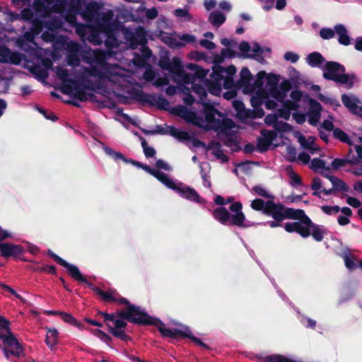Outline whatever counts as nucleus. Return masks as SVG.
I'll use <instances>...</instances> for the list:
<instances>
[{"label":"nucleus","instance_id":"nucleus-50","mask_svg":"<svg viewBox=\"0 0 362 362\" xmlns=\"http://www.w3.org/2000/svg\"><path fill=\"white\" fill-rule=\"evenodd\" d=\"M284 99L280 101V103H282ZM277 102H279V100H277L276 99L272 98V96H269L266 99H264V104L265 107L269 110H273L275 109L277 107Z\"/></svg>","mask_w":362,"mask_h":362},{"label":"nucleus","instance_id":"nucleus-56","mask_svg":"<svg viewBox=\"0 0 362 362\" xmlns=\"http://www.w3.org/2000/svg\"><path fill=\"white\" fill-rule=\"evenodd\" d=\"M348 162L347 159L335 158L332 160L331 166L333 169L337 170L345 166Z\"/></svg>","mask_w":362,"mask_h":362},{"label":"nucleus","instance_id":"nucleus-44","mask_svg":"<svg viewBox=\"0 0 362 362\" xmlns=\"http://www.w3.org/2000/svg\"><path fill=\"white\" fill-rule=\"evenodd\" d=\"M334 136L342 142L350 144V139L349 136L339 128H336L333 132Z\"/></svg>","mask_w":362,"mask_h":362},{"label":"nucleus","instance_id":"nucleus-2","mask_svg":"<svg viewBox=\"0 0 362 362\" xmlns=\"http://www.w3.org/2000/svg\"><path fill=\"white\" fill-rule=\"evenodd\" d=\"M88 284L96 294L101 296L105 301L118 302L120 304H126L127 305L125 310H121L117 313L119 317L139 325H154L158 327L163 337H168L171 339H175L178 336L186 337L192 339L201 346L208 348L207 345L202 342L200 339L195 337L192 334L189 327H183L182 329H168L162 321L151 317L141 308L131 305L126 298L119 297L116 291L110 290L105 292L98 287H93L91 284Z\"/></svg>","mask_w":362,"mask_h":362},{"label":"nucleus","instance_id":"nucleus-39","mask_svg":"<svg viewBox=\"0 0 362 362\" xmlns=\"http://www.w3.org/2000/svg\"><path fill=\"white\" fill-rule=\"evenodd\" d=\"M174 14L179 18H184L185 21H190L192 19V16L189 13V8H177L174 11Z\"/></svg>","mask_w":362,"mask_h":362},{"label":"nucleus","instance_id":"nucleus-7","mask_svg":"<svg viewBox=\"0 0 362 362\" xmlns=\"http://www.w3.org/2000/svg\"><path fill=\"white\" fill-rule=\"evenodd\" d=\"M242 204L240 202L232 204L229 209L230 213L225 207L219 206L211 211L215 220L225 226H235L240 228H248L252 226L246 220L242 211Z\"/></svg>","mask_w":362,"mask_h":362},{"label":"nucleus","instance_id":"nucleus-63","mask_svg":"<svg viewBox=\"0 0 362 362\" xmlns=\"http://www.w3.org/2000/svg\"><path fill=\"white\" fill-rule=\"evenodd\" d=\"M158 16V10L156 7H152L151 8H148L146 11V17L148 19H155Z\"/></svg>","mask_w":362,"mask_h":362},{"label":"nucleus","instance_id":"nucleus-43","mask_svg":"<svg viewBox=\"0 0 362 362\" xmlns=\"http://www.w3.org/2000/svg\"><path fill=\"white\" fill-rule=\"evenodd\" d=\"M109 327V331L111 334H112L115 337H119L124 341L127 340L129 337L124 333V331L122 329H115V327L112 325L107 324Z\"/></svg>","mask_w":362,"mask_h":362},{"label":"nucleus","instance_id":"nucleus-55","mask_svg":"<svg viewBox=\"0 0 362 362\" xmlns=\"http://www.w3.org/2000/svg\"><path fill=\"white\" fill-rule=\"evenodd\" d=\"M93 334L106 344L111 341V337L100 329H95Z\"/></svg>","mask_w":362,"mask_h":362},{"label":"nucleus","instance_id":"nucleus-45","mask_svg":"<svg viewBox=\"0 0 362 362\" xmlns=\"http://www.w3.org/2000/svg\"><path fill=\"white\" fill-rule=\"evenodd\" d=\"M141 146L144 150V153L146 158H152L156 154V151L153 147L148 146L146 141L141 138Z\"/></svg>","mask_w":362,"mask_h":362},{"label":"nucleus","instance_id":"nucleus-30","mask_svg":"<svg viewBox=\"0 0 362 362\" xmlns=\"http://www.w3.org/2000/svg\"><path fill=\"white\" fill-rule=\"evenodd\" d=\"M269 204H276L273 200H268L267 202H264L261 199H255L251 202V207L252 209L255 211H261L264 214H265L266 210L267 207H269Z\"/></svg>","mask_w":362,"mask_h":362},{"label":"nucleus","instance_id":"nucleus-61","mask_svg":"<svg viewBox=\"0 0 362 362\" xmlns=\"http://www.w3.org/2000/svg\"><path fill=\"white\" fill-rule=\"evenodd\" d=\"M284 59L286 61H290L292 63H296L299 59V56L298 54L293 52H286L284 54Z\"/></svg>","mask_w":362,"mask_h":362},{"label":"nucleus","instance_id":"nucleus-12","mask_svg":"<svg viewBox=\"0 0 362 362\" xmlns=\"http://www.w3.org/2000/svg\"><path fill=\"white\" fill-rule=\"evenodd\" d=\"M0 339L3 342V351L6 358H20L23 354L21 345L12 332L0 333Z\"/></svg>","mask_w":362,"mask_h":362},{"label":"nucleus","instance_id":"nucleus-32","mask_svg":"<svg viewBox=\"0 0 362 362\" xmlns=\"http://www.w3.org/2000/svg\"><path fill=\"white\" fill-rule=\"evenodd\" d=\"M340 211L343 214L337 217V222L340 226H346L350 223L349 217L352 216V211L349 207H342Z\"/></svg>","mask_w":362,"mask_h":362},{"label":"nucleus","instance_id":"nucleus-53","mask_svg":"<svg viewBox=\"0 0 362 362\" xmlns=\"http://www.w3.org/2000/svg\"><path fill=\"white\" fill-rule=\"evenodd\" d=\"M11 332L9 322L7 321L4 317L0 316V333H9Z\"/></svg>","mask_w":362,"mask_h":362},{"label":"nucleus","instance_id":"nucleus-38","mask_svg":"<svg viewBox=\"0 0 362 362\" xmlns=\"http://www.w3.org/2000/svg\"><path fill=\"white\" fill-rule=\"evenodd\" d=\"M251 192L255 193L259 196L271 199L270 200H273L274 197L262 185L255 186L252 189Z\"/></svg>","mask_w":362,"mask_h":362},{"label":"nucleus","instance_id":"nucleus-59","mask_svg":"<svg viewBox=\"0 0 362 362\" xmlns=\"http://www.w3.org/2000/svg\"><path fill=\"white\" fill-rule=\"evenodd\" d=\"M345 266L347 269L349 270H352L356 267V263L351 258L350 255L348 254H346L343 257Z\"/></svg>","mask_w":362,"mask_h":362},{"label":"nucleus","instance_id":"nucleus-11","mask_svg":"<svg viewBox=\"0 0 362 362\" xmlns=\"http://www.w3.org/2000/svg\"><path fill=\"white\" fill-rule=\"evenodd\" d=\"M158 65L162 69L168 71L173 81L177 83H189L194 79L192 74L185 72L178 57H173L171 60L166 57L162 58L159 60Z\"/></svg>","mask_w":362,"mask_h":362},{"label":"nucleus","instance_id":"nucleus-10","mask_svg":"<svg viewBox=\"0 0 362 362\" xmlns=\"http://www.w3.org/2000/svg\"><path fill=\"white\" fill-rule=\"evenodd\" d=\"M322 70L325 79L345 85L347 88H351L356 81L354 74H345L344 66L336 62H325Z\"/></svg>","mask_w":362,"mask_h":362},{"label":"nucleus","instance_id":"nucleus-40","mask_svg":"<svg viewBox=\"0 0 362 362\" xmlns=\"http://www.w3.org/2000/svg\"><path fill=\"white\" fill-rule=\"evenodd\" d=\"M320 37L323 40H330L334 37L335 30L334 28H322L319 32Z\"/></svg>","mask_w":362,"mask_h":362},{"label":"nucleus","instance_id":"nucleus-20","mask_svg":"<svg viewBox=\"0 0 362 362\" xmlns=\"http://www.w3.org/2000/svg\"><path fill=\"white\" fill-rule=\"evenodd\" d=\"M299 107V104L297 103L296 101H291L289 100H283L282 102V107L279 108L276 114L277 115V117L283 118L286 120H288L291 116V110H296Z\"/></svg>","mask_w":362,"mask_h":362},{"label":"nucleus","instance_id":"nucleus-22","mask_svg":"<svg viewBox=\"0 0 362 362\" xmlns=\"http://www.w3.org/2000/svg\"><path fill=\"white\" fill-rule=\"evenodd\" d=\"M0 62L18 64L21 57L18 53L12 52L9 49L3 47H0Z\"/></svg>","mask_w":362,"mask_h":362},{"label":"nucleus","instance_id":"nucleus-14","mask_svg":"<svg viewBox=\"0 0 362 362\" xmlns=\"http://www.w3.org/2000/svg\"><path fill=\"white\" fill-rule=\"evenodd\" d=\"M73 4H74L75 10L78 12V14L81 15L82 18L87 22H92L95 21L97 16V13H99L98 10L100 8L98 2L91 1L86 4L83 11L80 12L79 9L81 7V1L74 0Z\"/></svg>","mask_w":362,"mask_h":362},{"label":"nucleus","instance_id":"nucleus-6","mask_svg":"<svg viewBox=\"0 0 362 362\" xmlns=\"http://www.w3.org/2000/svg\"><path fill=\"white\" fill-rule=\"evenodd\" d=\"M236 72L234 66L227 68L218 66L209 74V78L204 81V84L209 92L214 95H219L222 91V87L229 89L233 87V76Z\"/></svg>","mask_w":362,"mask_h":362},{"label":"nucleus","instance_id":"nucleus-27","mask_svg":"<svg viewBox=\"0 0 362 362\" xmlns=\"http://www.w3.org/2000/svg\"><path fill=\"white\" fill-rule=\"evenodd\" d=\"M315 138L313 136H305L301 135L298 137V141L300 144L305 148L308 149L312 154L317 152L319 148L315 144Z\"/></svg>","mask_w":362,"mask_h":362},{"label":"nucleus","instance_id":"nucleus-29","mask_svg":"<svg viewBox=\"0 0 362 362\" xmlns=\"http://www.w3.org/2000/svg\"><path fill=\"white\" fill-rule=\"evenodd\" d=\"M102 34L103 33L99 29H95L91 25V29H90L86 40L95 45H100L103 42Z\"/></svg>","mask_w":362,"mask_h":362},{"label":"nucleus","instance_id":"nucleus-36","mask_svg":"<svg viewBox=\"0 0 362 362\" xmlns=\"http://www.w3.org/2000/svg\"><path fill=\"white\" fill-rule=\"evenodd\" d=\"M310 187L314 191L313 194L318 197H321L320 194L323 192L322 189H325L322 186V180L317 177L313 179Z\"/></svg>","mask_w":362,"mask_h":362},{"label":"nucleus","instance_id":"nucleus-58","mask_svg":"<svg viewBox=\"0 0 362 362\" xmlns=\"http://www.w3.org/2000/svg\"><path fill=\"white\" fill-rule=\"evenodd\" d=\"M184 89L185 90H183V92L185 93V96L183 98V100L186 105H191L194 103V99L193 96L189 93L190 90L188 88L185 86Z\"/></svg>","mask_w":362,"mask_h":362},{"label":"nucleus","instance_id":"nucleus-23","mask_svg":"<svg viewBox=\"0 0 362 362\" xmlns=\"http://www.w3.org/2000/svg\"><path fill=\"white\" fill-rule=\"evenodd\" d=\"M0 252L4 257H17L23 252V248L18 245L0 243Z\"/></svg>","mask_w":362,"mask_h":362},{"label":"nucleus","instance_id":"nucleus-48","mask_svg":"<svg viewBox=\"0 0 362 362\" xmlns=\"http://www.w3.org/2000/svg\"><path fill=\"white\" fill-rule=\"evenodd\" d=\"M165 42L171 48H180L185 46V42H182L180 40L179 38L176 37H168Z\"/></svg>","mask_w":362,"mask_h":362},{"label":"nucleus","instance_id":"nucleus-37","mask_svg":"<svg viewBox=\"0 0 362 362\" xmlns=\"http://www.w3.org/2000/svg\"><path fill=\"white\" fill-rule=\"evenodd\" d=\"M212 154L214 155L218 159H221L223 161H227L228 160V156L223 153L221 149V144L218 142L214 143L211 146Z\"/></svg>","mask_w":362,"mask_h":362},{"label":"nucleus","instance_id":"nucleus-4","mask_svg":"<svg viewBox=\"0 0 362 362\" xmlns=\"http://www.w3.org/2000/svg\"><path fill=\"white\" fill-rule=\"evenodd\" d=\"M196 78L189 83L192 90L199 97V102L203 105L204 110L197 119L198 124L206 129H211L220 132H226L235 127V123L231 119L226 117V115L216 110L211 104L206 102V91L201 84L195 83ZM189 85V83H183Z\"/></svg>","mask_w":362,"mask_h":362},{"label":"nucleus","instance_id":"nucleus-60","mask_svg":"<svg viewBox=\"0 0 362 362\" xmlns=\"http://www.w3.org/2000/svg\"><path fill=\"white\" fill-rule=\"evenodd\" d=\"M288 175H289V177L291 179V185L293 187H296L297 185H301V179L298 174L292 172V173H288Z\"/></svg>","mask_w":362,"mask_h":362},{"label":"nucleus","instance_id":"nucleus-15","mask_svg":"<svg viewBox=\"0 0 362 362\" xmlns=\"http://www.w3.org/2000/svg\"><path fill=\"white\" fill-rule=\"evenodd\" d=\"M343 105L353 114L359 115L362 111V102L354 94H343L341 95Z\"/></svg>","mask_w":362,"mask_h":362},{"label":"nucleus","instance_id":"nucleus-9","mask_svg":"<svg viewBox=\"0 0 362 362\" xmlns=\"http://www.w3.org/2000/svg\"><path fill=\"white\" fill-rule=\"evenodd\" d=\"M269 204L265 215L272 217L274 220L267 221L264 224L271 228L281 226V222L287 218L297 219L304 215V211L303 209H294L285 207L280 203Z\"/></svg>","mask_w":362,"mask_h":362},{"label":"nucleus","instance_id":"nucleus-31","mask_svg":"<svg viewBox=\"0 0 362 362\" xmlns=\"http://www.w3.org/2000/svg\"><path fill=\"white\" fill-rule=\"evenodd\" d=\"M260 362H300L299 361L293 360L281 354H274L262 357Z\"/></svg>","mask_w":362,"mask_h":362},{"label":"nucleus","instance_id":"nucleus-1","mask_svg":"<svg viewBox=\"0 0 362 362\" xmlns=\"http://www.w3.org/2000/svg\"><path fill=\"white\" fill-rule=\"evenodd\" d=\"M82 60L89 64L90 68H83L81 76L82 83L86 88L95 90L99 88L96 82H90L88 78L93 77L100 83H112L125 90L128 85L133 84L136 81L129 70L122 68L117 64L106 62L105 55L99 49L90 48L82 50L80 54Z\"/></svg>","mask_w":362,"mask_h":362},{"label":"nucleus","instance_id":"nucleus-28","mask_svg":"<svg viewBox=\"0 0 362 362\" xmlns=\"http://www.w3.org/2000/svg\"><path fill=\"white\" fill-rule=\"evenodd\" d=\"M63 267L66 268L68 270L71 276L76 281L88 284V281L81 274L79 269L76 266L66 262L65 264L63 266Z\"/></svg>","mask_w":362,"mask_h":362},{"label":"nucleus","instance_id":"nucleus-42","mask_svg":"<svg viewBox=\"0 0 362 362\" xmlns=\"http://www.w3.org/2000/svg\"><path fill=\"white\" fill-rule=\"evenodd\" d=\"M240 83L241 85H247L251 79V73L248 68L243 67L240 71Z\"/></svg>","mask_w":362,"mask_h":362},{"label":"nucleus","instance_id":"nucleus-62","mask_svg":"<svg viewBox=\"0 0 362 362\" xmlns=\"http://www.w3.org/2000/svg\"><path fill=\"white\" fill-rule=\"evenodd\" d=\"M277 119V115L275 112L274 114L267 115L264 118V122L267 125H272L274 127L275 124L278 120Z\"/></svg>","mask_w":362,"mask_h":362},{"label":"nucleus","instance_id":"nucleus-17","mask_svg":"<svg viewBox=\"0 0 362 362\" xmlns=\"http://www.w3.org/2000/svg\"><path fill=\"white\" fill-rule=\"evenodd\" d=\"M52 0H35L33 4V9L37 18H46L52 12Z\"/></svg>","mask_w":362,"mask_h":362},{"label":"nucleus","instance_id":"nucleus-64","mask_svg":"<svg viewBox=\"0 0 362 362\" xmlns=\"http://www.w3.org/2000/svg\"><path fill=\"white\" fill-rule=\"evenodd\" d=\"M60 315L64 322L71 325L76 323V319L71 314L62 312L60 313Z\"/></svg>","mask_w":362,"mask_h":362},{"label":"nucleus","instance_id":"nucleus-13","mask_svg":"<svg viewBox=\"0 0 362 362\" xmlns=\"http://www.w3.org/2000/svg\"><path fill=\"white\" fill-rule=\"evenodd\" d=\"M168 187L176 191L183 198H185L187 199L199 204L205 203L204 200L202 197H200V196L196 192L195 189L186 185H184L181 182L173 180V185H171V187Z\"/></svg>","mask_w":362,"mask_h":362},{"label":"nucleus","instance_id":"nucleus-54","mask_svg":"<svg viewBox=\"0 0 362 362\" xmlns=\"http://www.w3.org/2000/svg\"><path fill=\"white\" fill-rule=\"evenodd\" d=\"M21 18L23 20H25V21H33V18H34V11H33V9L30 8H24L21 11Z\"/></svg>","mask_w":362,"mask_h":362},{"label":"nucleus","instance_id":"nucleus-18","mask_svg":"<svg viewBox=\"0 0 362 362\" xmlns=\"http://www.w3.org/2000/svg\"><path fill=\"white\" fill-rule=\"evenodd\" d=\"M52 71L57 74V77L62 81L65 87H69V85H74L76 83V80L79 81V77L73 76V74L68 69L62 66H57L52 68Z\"/></svg>","mask_w":362,"mask_h":362},{"label":"nucleus","instance_id":"nucleus-47","mask_svg":"<svg viewBox=\"0 0 362 362\" xmlns=\"http://www.w3.org/2000/svg\"><path fill=\"white\" fill-rule=\"evenodd\" d=\"M271 144L272 142L263 136L257 139V148L261 152L267 151Z\"/></svg>","mask_w":362,"mask_h":362},{"label":"nucleus","instance_id":"nucleus-41","mask_svg":"<svg viewBox=\"0 0 362 362\" xmlns=\"http://www.w3.org/2000/svg\"><path fill=\"white\" fill-rule=\"evenodd\" d=\"M186 68L189 70L194 71L195 74L194 75H195V78H199L200 81L204 83V81L206 78H205L206 74H204L202 73H200V71L199 70V66L197 64H193V63H189L186 65Z\"/></svg>","mask_w":362,"mask_h":362},{"label":"nucleus","instance_id":"nucleus-25","mask_svg":"<svg viewBox=\"0 0 362 362\" xmlns=\"http://www.w3.org/2000/svg\"><path fill=\"white\" fill-rule=\"evenodd\" d=\"M306 62L311 67H319L322 69L323 64H325V59L320 52H314L308 55Z\"/></svg>","mask_w":362,"mask_h":362},{"label":"nucleus","instance_id":"nucleus-49","mask_svg":"<svg viewBox=\"0 0 362 362\" xmlns=\"http://www.w3.org/2000/svg\"><path fill=\"white\" fill-rule=\"evenodd\" d=\"M321 210L327 215H334L339 213L341 210L339 206H327L323 205L321 206Z\"/></svg>","mask_w":362,"mask_h":362},{"label":"nucleus","instance_id":"nucleus-16","mask_svg":"<svg viewBox=\"0 0 362 362\" xmlns=\"http://www.w3.org/2000/svg\"><path fill=\"white\" fill-rule=\"evenodd\" d=\"M131 163L136 166L142 168L146 172L156 177L166 187H171L173 185V179L170 178L167 174L160 170L152 169L149 165H142L141 163L134 160H131Z\"/></svg>","mask_w":362,"mask_h":362},{"label":"nucleus","instance_id":"nucleus-35","mask_svg":"<svg viewBox=\"0 0 362 362\" xmlns=\"http://www.w3.org/2000/svg\"><path fill=\"white\" fill-rule=\"evenodd\" d=\"M74 26L76 28V33L83 40L86 39V37L90 32V29H91V25L83 23H76Z\"/></svg>","mask_w":362,"mask_h":362},{"label":"nucleus","instance_id":"nucleus-24","mask_svg":"<svg viewBox=\"0 0 362 362\" xmlns=\"http://www.w3.org/2000/svg\"><path fill=\"white\" fill-rule=\"evenodd\" d=\"M335 33L338 38V42L340 45L348 46L351 43V38L349 35L346 28L343 24H337L334 25Z\"/></svg>","mask_w":362,"mask_h":362},{"label":"nucleus","instance_id":"nucleus-26","mask_svg":"<svg viewBox=\"0 0 362 362\" xmlns=\"http://www.w3.org/2000/svg\"><path fill=\"white\" fill-rule=\"evenodd\" d=\"M226 20V15L219 10H216L209 13L208 21L216 28H219Z\"/></svg>","mask_w":362,"mask_h":362},{"label":"nucleus","instance_id":"nucleus-51","mask_svg":"<svg viewBox=\"0 0 362 362\" xmlns=\"http://www.w3.org/2000/svg\"><path fill=\"white\" fill-rule=\"evenodd\" d=\"M317 98L323 103H329L333 107H340L339 101L334 98H327L322 94H319Z\"/></svg>","mask_w":362,"mask_h":362},{"label":"nucleus","instance_id":"nucleus-19","mask_svg":"<svg viewBox=\"0 0 362 362\" xmlns=\"http://www.w3.org/2000/svg\"><path fill=\"white\" fill-rule=\"evenodd\" d=\"M322 175L328 178L332 184V188L329 189H323L322 192L325 195H329L334 193V191L347 192L348 187L344 182L339 180V178L329 175L322 173Z\"/></svg>","mask_w":362,"mask_h":362},{"label":"nucleus","instance_id":"nucleus-8","mask_svg":"<svg viewBox=\"0 0 362 362\" xmlns=\"http://www.w3.org/2000/svg\"><path fill=\"white\" fill-rule=\"evenodd\" d=\"M298 219L300 221L286 223L284 226L285 230L288 233H298L303 238L311 235L318 242L322 240L324 235L326 234L324 226L313 223L305 213Z\"/></svg>","mask_w":362,"mask_h":362},{"label":"nucleus","instance_id":"nucleus-57","mask_svg":"<svg viewBox=\"0 0 362 362\" xmlns=\"http://www.w3.org/2000/svg\"><path fill=\"white\" fill-rule=\"evenodd\" d=\"M48 28L51 30H57L62 28V21L61 18H54L52 21L48 22Z\"/></svg>","mask_w":362,"mask_h":362},{"label":"nucleus","instance_id":"nucleus-33","mask_svg":"<svg viewBox=\"0 0 362 362\" xmlns=\"http://www.w3.org/2000/svg\"><path fill=\"white\" fill-rule=\"evenodd\" d=\"M58 332L56 329H49L47 332L45 342L51 349L57 344L58 341Z\"/></svg>","mask_w":362,"mask_h":362},{"label":"nucleus","instance_id":"nucleus-34","mask_svg":"<svg viewBox=\"0 0 362 362\" xmlns=\"http://www.w3.org/2000/svg\"><path fill=\"white\" fill-rule=\"evenodd\" d=\"M310 168L313 169L315 171L324 170L321 172L327 174V172L329 170V167H326L325 163L324 160L320 158H314L311 160Z\"/></svg>","mask_w":362,"mask_h":362},{"label":"nucleus","instance_id":"nucleus-3","mask_svg":"<svg viewBox=\"0 0 362 362\" xmlns=\"http://www.w3.org/2000/svg\"><path fill=\"white\" fill-rule=\"evenodd\" d=\"M94 23L106 37L105 44L107 48L119 47L122 44L135 49L139 45L141 46L144 55L148 57L151 53L148 47H146L147 42L146 35L143 28L139 27L135 30L127 28H119L114 20V13L112 10L97 13Z\"/></svg>","mask_w":362,"mask_h":362},{"label":"nucleus","instance_id":"nucleus-5","mask_svg":"<svg viewBox=\"0 0 362 362\" xmlns=\"http://www.w3.org/2000/svg\"><path fill=\"white\" fill-rule=\"evenodd\" d=\"M278 78L274 75H270L267 78V83L264 89H258L254 95L251 97L250 103L254 107V112L244 110L241 112L243 104L241 102L235 101L234 106L241 117H262L264 116V110L259 107L264 103V99L269 96L281 101L286 96V90L279 88L277 86Z\"/></svg>","mask_w":362,"mask_h":362},{"label":"nucleus","instance_id":"nucleus-46","mask_svg":"<svg viewBox=\"0 0 362 362\" xmlns=\"http://www.w3.org/2000/svg\"><path fill=\"white\" fill-rule=\"evenodd\" d=\"M274 129L276 132H288L292 130V127L286 122L277 120L274 126Z\"/></svg>","mask_w":362,"mask_h":362},{"label":"nucleus","instance_id":"nucleus-21","mask_svg":"<svg viewBox=\"0 0 362 362\" xmlns=\"http://www.w3.org/2000/svg\"><path fill=\"white\" fill-rule=\"evenodd\" d=\"M321 105L315 100H310V107L308 112V122L310 124L315 126L317 124L321 115Z\"/></svg>","mask_w":362,"mask_h":362},{"label":"nucleus","instance_id":"nucleus-52","mask_svg":"<svg viewBox=\"0 0 362 362\" xmlns=\"http://www.w3.org/2000/svg\"><path fill=\"white\" fill-rule=\"evenodd\" d=\"M262 136H264L270 142H273L277 138V132L275 129L274 130H262L261 131Z\"/></svg>","mask_w":362,"mask_h":362}]
</instances>
